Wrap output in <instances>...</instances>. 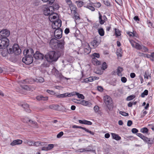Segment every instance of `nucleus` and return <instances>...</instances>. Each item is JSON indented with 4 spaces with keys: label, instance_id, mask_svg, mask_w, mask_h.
I'll return each instance as SVG.
<instances>
[{
    "label": "nucleus",
    "instance_id": "a18cd8bd",
    "mask_svg": "<svg viewBox=\"0 0 154 154\" xmlns=\"http://www.w3.org/2000/svg\"><path fill=\"white\" fill-rule=\"evenodd\" d=\"M153 54V52H152L151 53V54H145L144 57H146L148 58H150L151 57H153V56L152 54Z\"/></svg>",
    "mask_w": 154,
    "mask_h": 154
},
{
    "label": "nucleus",
    "instance_id": "1a4fd4ad",
    "mask_svg": "<svg viewBox=\"0 0 154 154\" xmlns=\"http://www.w3.org/2000/svg\"><path fill=\"white\" fill-rule=\"evenodd\" d=\"M10 34V31L6 29H3L0 32V38H7Z\"/></svg>",
    "mask_w": 154,
    "mask_h": 154
},
{
    "label": "nucleus",
    "instance_id": "a211bd4d",
    "mask_svg": "<svg viewBox=\"0 0 154 154\" xmlns=\"http://www.w3.org/2000/svg\"><path fill=\"white\" fill-rule=\"evenodd\" d=\"M22 106L24 110L27 112L29 113L31 110L29 108V105L27 103H24L22 105Z\"/></svg>",
    "mask_w": 154,
    "mask_h": 154
},
{
    "label": "nucleus",
    "instance_id": "c85d7f7f",
    "mask_svg": "<svg viewBox=\"0 0 154 154\" xmlns=\"http://www.w3.org/2000/svg\"><path fill=\"white\" fill-rule=\"evenodd\" d=\"M59 106L58 105H52L49 106V108L51 109L57 110Z\"/></svg>",
    "mask_w": 154,
    "mask_h": 154
},
{
    "label": "nucleus",
    "instance_id": "5fc2aeb1",
    "mask_svg": "<svg viewBox=\"0 0 154 154\" xmlns=\"http://www.w3.org/2000/svg\"><path fill=\"white\" fill-rule=\"evenodd\" d=\"M119 113L124 116H128V114L124 112L120 111L119 112Z\"/></svg>",
    "mask_w": 154,
    "mask_h": 154
},
{
    "label": "nucleus",
    "instance_id": "72a5a7b5",
    "mask_svg": "<svg viewBox=\"0 0 154 154\" xmlns=\"http://www.w3.org/2000/svg\"><path fill=\"white\" fill-rule=\"evenodd\" d=\"M149 130L146 127L142 128L140 129V132L142 133H147L148 132Z\"/></svg>",
    "mask_w": 154,
    "mask_h": 154
},
{
    "label": "nucleus",
    "instance_id": "9d476101",
    "mask_svg": "<svg viewBox=\"0 0 154 154\" xmlns=\"http://www.w3.org/2000/svg\"><path fill=\"white\" fill-rule=\"evenodd\" d=\"M53 7L51 6L49 8H46L44 11V14L46 16L52 15L54 14V12L52 11Z\"/></svg>",
    "mask_w": 154,
    "mask_h": 154
},
{
    "label": "nucleus",
    "instance_id": "473e14b6",
    "mask_svg": "<svg viewBox=\"0 0 154 154\" xmlns=\"http://www.w3.org/2000/svg\"><path fill=\"white\" fill-rule=\"evenodd\" d=\"M100 23H94L93 24V27L98 30V29H99L100 26Z\"/></svg>",
    "mask_w": 154,
    "mask_h": 154
},
{
    "label": "nucleus",
    "instance_id": "9b49d317",
    "mask_svg": "<svg viewBox=\"0 0 154 154\" xmlns=\"http://www.w3.org/2000/svg\"><path fill=\"white\" fill-rule=\"evenodd\" d=\"M63 30L61 29H56L54 32L55 37L57 39L61 38L62 36Z\"/></svg>",
    "mask_w": 154,
    "mask_h": 154
},
{
    "label": "nucleus",
    "instance_id": "bb28decb",
    "mask_svg": "<svg viewBox=\"0 0 154 154\" xmlns=\"http://www.w3.org/2000/svg\"><path fill=\"white\" fill-rule=\"evenodd\" d=\"M45 143H44L43 142L39 141L34 142V146H45Z\"/></svg>",
    "mask_w": 154,
    "mask_h": 154
},
{
    "label": "nucleus",
    "instance_id": "774afa93",
    "mask_svg": "<svg viewBox=\"0 0 154 154\" xmlns=\"http://www.w3.org/2000/svg\"><path fill=\"white\" fill-rule=\"evenodd\" d=\"M132 121L129 120L128 121L127 125L128 126H130L132 125Z\"/></svg>",
    "mask_w": 154,
    "mask_h": 154
},
{
    "label": "nucleus",
    "instance_id": "c9c22d12",
    "mask_svg": "<svg viewBox=\"0 0 154 154\" xmlns=\"http://www.w3.org/2000/svg\"><path fill=\"white\" fill-rule=\"evenodd\" d=\"M76 3L79 7H82L83 4V2L82 1H76Z\"/></svg>",
    "mask_w": 154,
    "mask_h": 154
},
{
    "label": "nucleus",
    "instance_id": "37998d69",
    "mask_svg": "<svg viewBox=\"0 0 154 154\" xmlns=\"http://www.w3.org/2000/svg\"><path fill=\"white\" fill-rule=\"evenodd\" d=\"M142 48V49L141 50L143 52H146L148 51L149 50L148 48L146 47L144 45H143Z\"/></svg>",
    "mask_w": 154,
    "mask_h": 154
},
{
    "label": "nucleus",
    "instance_id": "603ef678",
    "mask_svg": "<svg viewBox=\"0 0 154 154\" xmlns=\"http://www.w3.org/2000/svg\"><path fill=\"white\" fill-rule=\"evenodd\" d=\"M55 0H42L44 2H49V4L52 5L54 2Z\"/></svg>",
    "mask_w": 154,
    "mask_h": 154
},
{
    "label": "nucleus",
    "instance_id": "de8ad7c7",
    "mask_svg": "<svg viewBox=\"0 0 154 154\" xmlns=\"http://www.w3.org/2000/svg\"><path fill=\"white\" fill-rule=\"evenodd\" d=\"M94 109L95 112H98L99 110V107L98 106H95L94 107Z\"/></svg>",
    "mask_w": 154,
    "mask_h": 154
},
{
    "label": "nucleus",
    "instance_id": "a878e982",
    "mask_svg": "<svg viewBox=\"0 0 154 154\" xmlns=\"http://www.w3.org/2000/svg\"><path fill=\"white\" fill-rule=\"evenodd\" d=\"M92 62L93 64L95 65H99L100 64V62L98 61L96 58H93Z\"/></svg>",
    "mask_w": 154,
    "mask_h": 154
},
{
    "label": "nucleus",
    "instance_id": "aec40b11",
    "mask_svg": "<svg viewBox=\"0 0 154 154\" xmlns=\"http://www.w3.org/2000/svg\"><path fill=\"white\" fill-rule=\"evenodd\" d=\"M38 100L46 101L48 100V97H44L42 95L38 96L36 97Z\"/></svg>",
    "mask_w": 154,
    "mask_h": 154
},
{
    "label": "nucleus",
    "instance_id": "a19ab883",
    "mask_svg": "<svg viewBox=\"0 0 154 154\" xmlns=\"http://www.w3.org/2000/svg\"><path fill=\"white\" fill-rule=\"evenodd\" d=\"M76 94L78 96V97L79 98H81L82 99H84L85 97L82 94H79L78 93L75 92Z\"/></svg>",
    "mask_w": 154,
    "mask_h": 154
},
{
    "label": "nucleus",
    "instance_id": "864d4df0",
    "mask_svg": "<svg viewBox=\"0 0 154 154\" xmlns=\"http://www.w3.org/2000/svg\"><path fill=\"white\" fill-rule=\"evenodd\" d=\"M74 16V17L75 18V20H79L80 19L79 16V14L77 13V12L76 13V14H73Z\"/></svg>",
    "mask_w": 154,
    "mask_h": 154
},
{
    "label": "nucleus",
    "instance_id": "c756f323",
    "mask_svg": "<svg viewBox=\"0 0 154 154\" xmlns=\"http://www.w3.org/2000/svg\"><path fill=\"white\" fill-rule=\"evenodd\" d=\"M84 51L87 54H89L91 52V48L88 45L86 48H85L84 49Z\"/></svg>",
    "mask_w": 154,
    "mask_h": 154
},
{
    "label": "nucleus",
    "instance_id": "20e7f679",
    "mask_svg": "<svg viewBox=\"0 0 154 154\" xmlns=\"http://www.w3.org/2000/svg\"><path fill=\"white\" fill-rule=\"evenodd\" d=\"M9 40L7 38H0V48H7L9 45Z\"/></svg>",
    "mask_w": 154,
    "mask_h": 154
},
{
    "label": "nucleus",
    "instance_id": "423d86ee",
    "mask_svg": "<svg viewBox=\"0 0 154 154\" xmlns=\"http://www.w3.org/2000/svg\"><path fill=\"white\" fill-rule=\"evenodd\" d=\"M25 56V57L22 58V60L23 63L27 65H29L32 63L33 61V56Z\"/></svg>",
    "mask_w": 154,
    "mask_h": 154
},
{
    "label": "nucleus",
    "instance_id": "2eb2a0df",
    "mask_svg": "<svg viewBox=\"0 0 154 154\" xmlns=\"http://www.w3.org/2000/svg\"><path fill=\"white\" fill-rule=\"evenodd\" d=\"M33 57L35 59H43L44 57V55L38 51H36L33 55Z\"/></svg>",
    "mask_w": 154,
    "mask_h": 154
},
{
    "label": "nucleus",
    "instance_id": "58836bf2",
    "mask_svg": "<svg viewBox=\"0 0 154 154\" xmlns=\"http://www.w3.org/2000/svg\"><path fill=\"white\" fill-rule=\"evenodd\" d=\"M29 119L27 117H25L21 119V121L24 123H27L29 122Z\"/></svg>",
    "mask_w": 154,
    "mask_h": 154
},
{
    "label": "nucleus",
    "instance_id": "c03bdc74",
    "mask_svg": "<svg viewBox=\"0 0 154 154\" xmlns=\"http://www.w3.org/2000/svg\"><path fill=\"white\" fill-rule=\"evenodd\" d=\"M103 2L104 4L107 6H110V4L108 0H103Z\"/></svg>",
    "mask_w": 154,
    "mask_h": 154
},
{
    "label": "nucleus",
    "instance_id": "39448f33",
    "mask_svg": "<svg viewBox=\"0 0 154 154\" xmlns=\"http://www.w3.org/2000/svg\"><path fill=\"white\" fill-rule=\"evenodd\" d=\"M62 24L61 20L59 19H57L56 20L54 21L52 24V27L53 29H61L60 27L61 26Z\"/></svg>",
    "mask_w": 154,
    "mask_h": 154
},
{
    "label": "nucleus",
    "instance_id": "7c9ffc66",
    "mask_svg": "<svg viewBox=\"0 0 154 154\" xmlns=\"http://www.w3.org/2000/svg\"><path fill=\"white\" fill-rule=\"evenodd\" d=\"M143 45H141L137 43H136V45L134 46V48L138 50H141L142 49V47Z\"/></svg>",
    "mask_w": 154,
    "mask_h": 154
},
{
    "label": "nucleus",
    "instance_id": "0e129e2a",
    "mask_svg": "<svg viewBox=\"0 0 154 154\" xmlns=\"http://www.w3.org/2000/svg\"><path fill=\"white\" fill-rule=\"evenodd\" d=\"M38 81L40 83H42L44 81V79L42 77H39V78L37 79Z\"/></svg>",
    "mask_w": 154,
    "mask_h": 154
},
{
    "label": "nucleus",
    "instance_id": "6e6d98bb",
    "mask_svg": "<svg viewBox=\"0 0 154 154\" xmlns=\"http://www.w3.org/2000/svg\"><path fill=\"white\" fill-rule=\"evenodd\" d=\"M130 42L132 47L134 48L135 46V45H136V43H137V42H134L133 40H130Z\"/></svg>",
    "mask_w": 154,
    "mask_h": 154
},
{
    "label": "nucleus",
    "instance_id": "dca6fc26",
    "mask_svg": "<svg viewBox=\"0 0 154 154\" xmlns=\"http://www.w3.org/2000/svg\"><path fill=\"white\" fill-rule=\"evenodd\" d=\"M58 42V40H57L56 38H52L49 42V41H48V43L49 42L50 45L52 47V48L55 47L57 45V43Z\"/></svg>",
    "mask_w": 154,
    "mask_h": 154
},
{
    "label": "nucleus",
    "instance_id": "412c9836",
    "mask_svg": "<svg viewBox=\"0 0 154 154\" xmlns=\"http://www.w3.org/2000/svg\"><path fill=\"white\" fill-rule=\"evenodd\" d=\"M69 6L70 8L71 11H73V13L76 14L77 11V8L76 6L72 4L71 5H69Z\"/></svg>",
    "mask_w": 154,
    "mask_h": 154
},
{
    "label": "nucleus",
    "instance_id": "13d9d810",
    "mask_svg": "<svg viewBox=\"0 0 154 154\" xmlns=\"http://www.w3.org/2000/svg\"><path fill=\"white\" fill-rule=\"evenodd\" d=\"M149 139L148 140L147 143L151 145L153 144L154 143L153 140H152L150 138H149Z\"/></svg>",
    "mask_w": 154,
    "mask_h": 154
},
{
    "label": "nucleus",
    "instance_id": "338daca9",
    "mask_svg": "<svg viewBox=\"0 0 154 154\" xmlns=\"http://www.w3.org/2000/svg\"><path fill=\"white\" fill-rule=\"evenodd\" d=\"M121 80L123 83H125L126 82L127 79L125 77H122L121 78Z\"/></svg>",
    "mask_w": 154,
    "mask_h": 154
},
{
    "label": "nucleus",
    "instance_id": "3c124183",
    "mask_svg": "<svg viewBox=\"0 0 154 154\" xmlns=\"http://www.w3.org/2000/svg\"><path fill=\"white\" fill-rule=\"evenodd\" d=\"M92 55L94 57L93 58H95L96 57L98 58L100 57V54L99 53H93Z\"/></svg>",
    "mask_w": 154,
    "mask_h": 154
},
{
    "label": "nucleus",
    "instance_id": "69168bd1",
    "mask_svg": "<svg viewBox=\"0 0 154 154\" xmlns=\"http://www.w3.org/2000/svg\"><path fill=\"white\" fill-rule=\"evenodd\" d=\"M89 82V81L88 80V78H86L85 79H84L83 81H81V82L82 83H87Z\"/></svg>",
    "mask_w": 154,
    "mask_h": 154
},
{
    "label": "nucleus",
    "instance_id": "680f3d73",
    "mask_svg": "<svg viewBox=\"0 0 154 154\" xmlns=\"http://www.w3.org/2000/svg\"><path fill=\"white\" fill-rule=\"evenodd\" d=\"M111 24H109L108 26H106V32H109L111 28Z\"/></svg>",
    "mask_w": 154,
    "mask_h": 154
},
{
    "label": "nucleus",
    "instance_id": "49530a36",
    "mask_svg": "<svg viewBox=\"0 0 154 154\" xmlns=\"http://www.w3.org/2000/svg\"><path fill=\"white\" fill-rule=\"evenodd\" d=\"M27 144L29 146H33L34 145V141L30 140H27Z\"/></svg>",
    "mask_w": 154,
    "mask_h": 154
},
{
    "label": "nucleus",
    "instance_id": "393cba45",
    "mask_svg": "<svg viewBox=\"0 0 154 154\" xmlns=\"http://www.w3.org/2000/svg\"><path fill=\"white\" fill-rule=\"evenodd\" d=\"M78 128L82 129H83L85 131L87 132L90 133L91 135H94V132H93L88 129H86V128L83 127L81 126H78Z\"/></svg>",
    "mask_w": 154,
    "mask_h": 154
},
{
    "label": "nucleus",
    "instance_id": "0eeeda50",
    "mask_svg": "<svg viewBox=\"0 0 154 154\" xmlns=\"http://www.w3.org/2000/svg\"><path fill=\"white\" fill-rule=\"evenodd\" d=\"M65 42L63 39L58 40L56 46L54 47V49L63 50L64 48Z\"/></svg>",
    "mask_w": 154,
    "mask_h": 154
},
{
    "label": "nucleus",
    "instance_id": "e433bc0d",
    "mask_svg": "<svg viewBox=\"0 0 154 154\" xmlns=\"http://www.w3.org/2000/svg\"><path fill=\"white\" fill-rule=\"evenodd\" d=\"M135 97V96L134 95H131L128 97L126 98V100L127 101H130L133 100Z\"/></svg>",
    "mask_w": 154,
    "mask_h": 154
},
{
    "label": "nucleus",
    "instance_id": "7ed1b4c3",
    "mask_svg": "<svg viewBox=\"0 0 154 154\" xmlns=\"http://www.w3.org/2000/svg\"><path fill=\"white\" fill-rule=\"evenodd\" d=\"M104 102L107 108L109 110H112L113 108V102L111 97L106 95L104 97Z\"/></svg>",
    "mask_w": 154,
    "mask_h": 154
},
{
    "label": "nucleus",
    "instance_id": "5701e85b",
    "mask_svg": "<svg viewBox=\"0 0 154 154\" xmlns=\"http://www.w3.org/2000/svg\"><path fill=\"white\" fill-rule=\"evenodd\" d=\"M112 136L113 139L117 140H119L121 139V137L119 136L118 134L115 133H112Z\"/></svg>",
    "mask_w": 154,
    "mask_h": 154
},
{
    "label": "nucleus",
    "instance_id": "09e8293b",
    "mask_svg": "<svg viewBox=\"0 0 154 154\" xmlns=\"http://www.w3.org/2000/svg\"><path fill=\"white\" fill-rule=\"evenodd\" d=\"M101 4L100 2H98L95 3L93 6L97 8H99L101 6Z\"/></svg>",
    "mask_w": 154,
    "mask_h": 154
},
{
    "label": "nucleus",
    "instance_id": "4d7b16f0",
    "mask_svg": "<svg viewBox=\"0 0 154 154\" xmlns=\"http://www.w3.org/2000/svg\"><path fill=\"white\" fill-rule=\"evenodd\" d=\"M137 135L138 136L140 137L143 140V138L146 137L141 133H137Z\"/></svg>",
    "mask_w": 154,
    "mask_h": 154
},
{
    "label": "nucleus",
    "instance_id": "f704fd0d",
    "mask_svg": "<svg viewBox=\"0 0 154 154\" xmlns=\"http://www.w3.org/2000/svg\"><path fill=\"white\" fill-rule=\"evenodd\" d=\"M148 91L147 90H145L144 92L141 94V97H144L145 96L147 95L148 94Z\"/></svg>",
    "mask_w": 154,
    "mask_h": 154
},
{
    "label": "nucleus",
    "instance_id": "b1692460",
    "mask_svg": "<svg viewBox=\"0 0 154 154\" xmlns=\"http://www.w3.org/2000/svg\"><path fill=\"white\" fill-rule=\"evenodd\" d=\"M116 70L117 75L119 76H122L121 72L123 71V68L120 66H118Z\"/></svg>",
    "mask_w": 154,
    "mask_h": 154
},
{
    "label": "nucleus",
    "instance_id": "ea45409f",
    "mask_svg": "<svg viewBox=\"0 0 154 154\" xmlns=\"http://www.w3.org/2000/svg\"><path fill=\"white\" fill-rule=\"evenodd\" d=\"M53 7L52 11L54 12V9L58 10L59 8V5L57 4H54L53 6H51Z\"/></svg>",
    "mask_w": 154,
    "mask_h": 154
},
{
    "label": "nucleus",
    "instance_id": "6ab92c4d",
    "mask_svg": "<svg viewBox=\"0 0 154 154\" xmlns=\"http://www.w3.org/2000/svg\"><path fill=\"white\" fill-rule=\"evenodd\" d=\"M79 123L81 124L87 125H91L92 124L91 122L85 120H79Z\"/></svg>",
    "mask_w": 154,
    "mask_h": 154
},
{
    "label": "nucleus",
    "instance_id": "6e6552de",
    "mask_svg": "<svg viewBox=\"0 0 154 154\" xmlns=\"http://www.w3.org/2000/svg\"><path fill=\"white\" fill-rule=\"evenodd\" d=\"M101 42L100 37H95L91 42V45L93 48H95L100 44Z\"/></svg>",
    "mask_w": 154,
    "mask_h": 154
},
{
    "label": "nucleus",
    "instance_id": "4468645a",
    "mask_svg": "<svg viewBox=\"0 0 154 154\" xmlns=\"http://www.w3.org/2000/svg\"><path fill=\"white\" fill-rule=\"evenodd\" d=\"M99 20L101 25L103 24L107 20L105 15H103V17L101 15L100 12H99Z\"/></svg>",
    "mask_w": 154,
    "mask_h": 154
},
{
    "label": "nucleus",
    "instance_id": "79ce46f5",
    "mask_svg": "<svg viewBox=\"0 0 154 154\" xmlns=\"http://www.w3.org/2000/svg\"><path fill=\"white\" fill-rule=\"evenodd\" d=\"M149 71L148 70H146L145 72L144 75V78L145 79H149L148 78V75H149Z\"/></svg>",
    "mask_w": 154,
    "mask_h": 154
},
{
    "label": "nucleus",
    "instance_id": "ddd939ff",
    "mask_svg": "<svg viewBox=\"0 0 154 154\" xmlns=\"http://www.w3.org/2000/svg\"><path fill=\"white\" fill-rule=\"evenodd\" d=\"M53 71H54V74L55 76L57 78H59L60 79H64L67 80L70 79L69 78H67L64 77L63 75H62L61 73H60L58 71V70H57L55 68H54V69H53Z\"/></svg>",
    "mask_w": 154,
    "mask_h": 154
},
{
    "label": "nucleus",
    "instance_id": "cd10ccee",
    "mask_svg": "<svg viewBox=\"0 0 154 154\" xmlns=\"http://www.w3.org/2000/svg\"><path fill=\"white\" fill-rule=\"evenodd\" d=\"M98 32L101 36H103L104 35V31L103 29L102 28H100L98 29Z\"/></svg>",
    "mask_w": 154,
    "mask_h": 154
},
{
    "label": "nucleus",
    "instance_id": "f3484780",
    "mask_svg": "<svg viewBox=\"0 0 154 154\" xmlns=\"http://www.w3.org/2000/svg\"><path fill=\"white\" fill-rule=\"evenodd\" d=\"M22 141L21 140L17 139L13 140L12 142L11 143V146H15L17 145H19L22 144Z\"/></svg>",
    "mask_w": 154,
    "mask_h": 154
},
{
    "label": "nucleus",
    "instance_id": "4be33fe9",
    "mask_svg": "<svg viewBox=\"0 0 154 154\" xmlns=\"http://www.w3.org/2000/svg\"><path fill=\"white\" fill-rule=\"evenodd\" d=\"M81 104L85 106H87L90 107L91 106L92 104L90 102L86 101L85 100H82L81 102Z\"/></svg>",
    "mask_w": 154,
    "mask_h": 154
},
{
    "label": "nucleus",
    "instance_id": "4c0bfd02",
    "mask_svg": "<svg viewBox=\"0 0 154 154\" xmlns=\"http://www.w3.org/2000/svg\"><path fill=\"white\" fill-rule=\"evenodd\" d=\"M107 68V65L106 62H104L102 65L101 68L102 69L105 70Z\"/></svg>",
    "mask_w": 154,
    "mask_h": 154
},
{
    "label": "nucleus",
    "instance_id": "f8f14e48",
    "mask_svg": "<svg viewBox=\"0 0 154 154\" xmlns=\"http://www.w3.org/2000/svg\"><path fill=\"white\" fill-rule=\"evenodd\" d=\"M25 56H33L34 55V51L33 49L30 48L29 49H25L23 52Z\"/></svg>",
    "mask_w": 154,
    "mask_h": 154
},
{
    "label": "nucleus",
    "instance_id": "052dcab7",
    "mask_svg": "<svg viewBox=\"0 0 154 154\" xmlns=\"http://www.w3.org/2000/svg\"><path fill=\"white\" fill-rule=\"evenodd\" d=\"M47 92L51 95H54L55 94V92L51 90H48L46 91Z\"/></svg>",
    "mask_w": 154,
    "mask_h": 154
},
{
    "label": "nucleus",
    "instance_id": "f257e3e1",
    "mask_svg": "<svg viewBox=\"0 0 154 154\" xmlns=\"http://www.w3.org/2000/svg\"><path fill=\"white\" fill-rule=\"evenodd\" d=\"M61 56L60 52L51 51L45 55V58L48 62L52 63L57 61Z\"/></svg>",
    "mask_w": 154,
    "mask_h": 154
},
{
    "label": "nucleus",
    "instance_id": "2f4dec72",
    "mask_svg": "<svg viewBox=\"0 0 154 154\" xmlns=\"http://www.w3.org/2000/svg\"><path fill=\"white\" fill-rule=\"evenodd\" d=\"M114 30L115 31V34L116 36H120L121 35L120 31L116 28H115Z\"/></svg>",
    "mask_w": 154,
    "mask_h": 154
},
{
    "label": "nucleus",
    "instance_id": "f03ea898",
    "mask_svg": "<svg viewBox=\"0 0 154 154\" xmlns=\"http://www.w3.org/2000/svg\"><path fill=\"white\" fill-rule=\"evenodd\" d=\"M7 51L9 54H14L16 55L20 54L21 51L18 44L15 43L12 46H10L7 49Z\"/></svg>",
    "mask_w": 154,
    "mask_h": 154
},
{
    "label": "nucleus",
    "instance_id": "bf43d9fd",
    "mask_svg": "<svg viewBox=\"0 0 154 154\" xmlns=\"http://www.w3.org/2000/svg\"><path fill=\"white\" fill-rule=\"evenodd\" d=\"M63 131H61L57 134V137L58 138H60L63 135Z\"/></svg>",
    "mask_w": 154,
    "mask_h": 154
},
{
    "label": "nucleus",
    "instance_id": "8fccbe9b",
    "mask_svg": "<svg viewBox=\"0 0 154 154\" xmlns=\"http://www.w3.org/2000/svg\"><path fill=\"white\" fill-rule=\"evenodd\" d=\"M54 145L53 144H50L47 145V147L48 148V150L51 149L54 147Z\"/></svg>",
    "mask_w": 154,
    "mask_h": 154
},
{
    "label": "nucleus",
    "instance_id": "e2e57ef3",
    "mask_svg": "<svg viewBox=\"0 0 154 154\" xmlns=\"http://www.w3.org/2000/svg\"><path fill=\"white\" fill-rule=\"evenodd\" d=\"M131 131L133 133L136 134L138 132V130L137 128H133L132 129Z\"/></svg>",
    "mask_w": 154,
    "mask_h": 154
}]
</instances>
